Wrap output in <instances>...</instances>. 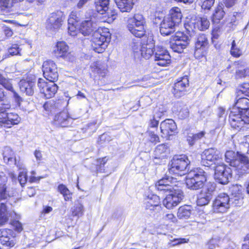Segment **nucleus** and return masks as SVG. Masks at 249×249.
<instances>
[{"label":"nucleus","mask_w":249,"mask_h":249,"mask_svg":"<svg viewBox=\"0 0 249 249\" xmlns=\"http://www.w3.org/2000/svg\"><path fill=\"white\" fill-rule=\"evenodd\" d=\"M212 198V195L209 193V194H204L201 192L198 195L196 203L198 206H204L208 204Z\"/></svg>","instance_id":"nucleus-46"},{"label":"nucleus","mask_w":249,"mask_h":249,"mask_svg":"<svg viewBox=\"0 0 249 249\" xmlns=\"http://www.w3.org/2000/svg\"><path fill=\"white\" fill-rule=\"evenodd\" d=\"M234 105L237 106L236 110L249 115V99L248 98L241 97V94H237L235 92Z\"/></svg>","instance_id":"nucleus-26"},{"label":"nucleus","mask_w":249,"mask_h":249,"mask_svg":"<svg viewBox=\"0 0 249 249\" xmlns=\"http://www.w3.org/2000/svg\"><path fill=\"white\" fill-rule=\"evenodd\" d=\"M90 69L92 72L95 74V76L99 77H105L107 71V65L100 61L94 62L90 66Z\"/></svg>","instance_id":"nucleus-30"},{"label":"nucleus","mask_w":249,"mask_h":249,"mask_svg":"<svg viewBox=\"0 0 249 249\" xmlns=\"http://www.w3.org/2000/svg\"><path fill=\"white\" fill-rule=\"evenodd\" d=\"M225 15L226 13L224 10L223 4L221 3H218L214 8L210 17L212 24L213 25H223L224 22H222V20L225 17Z\"/></svg>","instance_id":"nucleus-25"},{"label":"nucleus","mask_w":249,"mask_h":249,"mask_svg":"<svg viewBox=\"0 0 249 249\" xmlns=\"http://www.w3.org/2000/svg\"><path fill=\"white\" fill-rule=\"evenodd\" d=\"M193 209L191 205H184L180 206L177 212V217L179 219H187L192 214Z\"/></svg>","instance_id":"nucleus-35"},{"label":"nucleus","mask_w":249,"mask_h":249,"mask_svg":"<svg viewBox=\"0 0 249 249\" xmlns=\"http://www.w3.org/2000/svg\"><path fill=\"white\" fill-rule=\"evenodd\" d=\"M190 161L185 155L175 156L169 163V172L171 175L181 177L189 170Z\"/></svg>","instance_id":"nucleus-3"},{"label":"nucleus","mask_w":249,"mask_h":249,"mask_svg":"<svg viewBox=\"0 0 249 249\" xmlns=\"http://www.w3.org/2000/svg\"><path fill=\"white\" fill-rule=\"evenodd\" d=\"M221 26L222 25H213L211 32L212 40L218 39L221 32Z\"/></svg>","instance_id":"nucleus-61"},{"label":"nucleus","mask_w":249,"mask_h":249,"mask_svg":"<svg viewBox=\"0 0 249 249\" xmlns=\"http://www.w3.org/2000/svg\"><path fill=\"white\" fill-rule=\"evenodd\" d=\"M8 178L2 172L0 173V198L6 199L8 196L6 183Z\"/></svg>","instance_id":"nucleus-37"},{"label":"nucleus","mask_w":249,"mask_h":249,"mask_svg":"<svg viewBox=\"0 0 249 249\" xmlns=\"http://www.w3.org/2000/svg\"><path fill=\"white\" fill-rule=\"evenodd\" d=\"M52 53L57 59L62 58L69 61H72L74 56L70 51V48L64 41H58L53 47Z\"/></svg>","instance_id":"nucleus-9"},{"label":"nucleus","mask_w":249,"mask_h":249,"mask_svg":"<svg viewBox=\"0 0 249 249\" xmlns=\"http://www.w3.org/2000/svg\"><path fill=\"white\" fill-rule=\"evenodd\" d=\"M36 81L32 79H22L19 82V87L21 91L28 96H32L34 93Z\"/></svg>","instance_id":"nucleus-28"},{"label":"nucleus","mask_w":249,"mask_h":249,"mask_svg":"<svg viewBox=\"0 0 249 249\" xmlns=\"http://www.w3.org/2000/svg\"><path fill=\"white\" fill-rule=\"evenodd\" d=\"M190 112L188 107L186 106L181 108L178 111V115L181 120L185 119L189 117Z\"/></svg>","instance_id":"nucleus-57"},{"label":"nucleus","mask_w":249,"mask_h":249,"mask_svg":"<svg viewBox=\"0 0 249 249\" xmlns=\"http://www.w3.org/2000/svg\"><path fill=\"white\" fill-rule=\"evenodd\" d=\"M207 178L204 172H193L187 176L185 178V183L188 188L197 190L203 187Z\"/></svg>","instance_id":"nucleus-8"},{"label":"nucleus","mask_w":249,"mask_h":249,"mask_svg":"<svg viewBox=\"0 0 249 249\" xmlns=\"http://www.w3.org/2000/svg\"><path fill=\"white\" fill-rule=\"evenodd\" d=\"M162 220L163 223L166 226L171 225L172 224L176 223L177 222V219L172 213L166 214L162 217Z\"/></svg>","instance_id":"nucleus-52"},{"label":"nucleus","mask_w":249,"mask_h":249,"mask_svg":"<svg viewBox=\"0 0 249 249\" xmlns=\"http://www.w3.org/2000/svg\"><path fill=\"white\" fill-rule=\"evenodd\" d=\"M17 243V234L12 229L2 228L0 229V243L7 249L15 246Z\"/></svg>","instance_id":"nucleus-12"},{"label":"nucleus","mask_w":249,"mask_h":249,"mask_svg":"<svg viewBox=\"0 0 249 249\" xmlns=\"http://www.w3.org/2000/svg\"><path fill=\"white\" fill-rule=\"evenodd\" d=\"M44 77L51 82L54 83L58 79V69L56 64L52 60L44 61L42 65Z\"/></svg>","instance_id":"nucleus-14"},{"label":"nucleus","mask_w":249,"mask_h":249,"mask_svg":"<svg viewBox=\"0 0 249 249\" xmlns=\"http://www.w3.org/2000/svg\"><path fill=\"white\" fill-rule=\"evenodd\" d=\"M95 17L92 13H89L86 19L83 21L79 27V30L83 35H89L93 31V24Z\"/></svg>","instance_id":"nucleus-27"},{"label":"nucleus","mask_w":249,"mask_h":249,"mask_svg":"<svg viewBox=\"0 0 249 249\" xmlns=\"http://www.w3.org/2000/svg\"><path fill=\"white\" fill-rule=\"evenodd\" d=\"M241 186H235L231 189V196L233 203L236 206H240L243 203L244 194Z\"/></svg>","instance_id":"nucleus-33"},{"label":"nucleus","mask_w":249,"mask_h":249,"mask_svg":"<svg viewBox=\"0 0 249 249\" xmlns=\"http://www.w3.org/2000/svg\"><path fill=\"white\" fill-rule=\"evenodd\" d=\"M154 60L157 65L161 67L168 66L171 63V56L168 52L162 47L158 46L155 50Z\"/></svg>","instance_id":"nucleus-22"},{"label":"nucleus","mask_w":249,"mask_h":249,"mask_svg":"<svg viewBox=\"0 0 249 249\" xmlns=\"http://www.w3.org/2000/svg\"><path fill=\"white\" fill-rule=\"evenodd\" d=\"M11 108L10 103H3L0 106V127L11 128L15 125L19 124L21 118L14 112L7 113Z\"/></svg>","instance_id":"nucleus-4"},{"label":"nucleus","mask_w":249,"mask_h":249,"mask_svg":"<svg viewBox=\"0 0 249 249\" xmlns=\"http://www.w3.org/2000/svg\"><path fill=\"white\" fill-rule=\"evenodd\" d=\"M109 0H96L95 2L96 11L101 14H104L108 9Z\"/></svg>","instance_id":"nucleus-43"},{"label":"nucleus","mask_w":249,"mask_h":249,"mask_svg":"<svg viewBox=\"0 0 249 249\" xmlns=\"http://www.w3.org/2000/svg\"><path fill=\"white\" fill-rule=\"evenodd\" d=\"M147 133L149 136L148 142L154 145L159 143L160 142V138L159 136L155 133L153 131L147 130Z\"/></svg>","instance_id":"nucleus-54"},{"label":"nucleus","mask_w":249,"mask_h":249,"mask_svg":"<svg viewBox=\"0 0 249 249\" xmlns=\"http://www.w3.org/2000/svg\"><path fill=\"white\" fill-rule=\"evenodd\" d=\"M4 161L8 164L14 163L19 168H21V164L17 163L16 162V156L14 152L10 149H5L2 154Z\"/></svg>","instance_id":"nucleus-36"},{"label":"nucleus","mask_w":249,"mask_h":249,"mask_svg":"<svg viewBox=\"0 0 249 249\" xmlns=\"http://www.w3.org/2000/svg\"><path fill=\"white\" fill-rule=\"evenodd\" d=\"M65 20V15L61 11L52 13L46 21V27L50 30L58 31L62 27Z\"/></svg>","instance_id":"nucleus-11"},{"label":"nucleus","mask_w":249,"mask_h":249,"mask_svg":"<svg viewBox=\"0 0 249 249\" xmlns=\"http://www.w3.org/2000/svg\"><path fill=\"white\" fill-rule=\"evenodd\" d=\"M12 79L4 77L0 72V85L5 89L12 88Z\"/></svg>","instance_id":"nucleus-55"},{"label":"nucleus","mask_w":249,"mask_h":249,"mask_svg":"<svg viewBox=\"0 0 249 249\" xmlns=\"http://www.w3.org/2000/svg\"><path fill=\"white\" fill-rule=\"evenodd\" d=\"M145 209L149 210L151 214L155 215L162 211L160 198L157 195H148L145 199Z\"/></svg>","instance_id":"nucleus-21"},{"label":"nucleus","mask_w":249,"mask_h":249,"mask_svg":"<svg viewBox=\"0 0 249 249\" xmlns=\"http://www.w3.org/2000/svg\"><path fill=\"white\" fill-rule=\"evenodd\" d=\"M84 211L83 205L79 203L71 209V215L73 217H81L84 214Z\"/></svg>","instance_id":"nucleus-49"},{"label":"nucleus","mask_w":249,"mask_h":249,"mask_svg":"<svg viewBox=\"0 0 249 249\" xmlns=\"http://www.w3.org/2000/svg\"><path fill=\"white\" fill-rule=\"evenodd\" d=\"M196 27L199 31H205L210 27V21L206 17H196Z\"/></svg>","instance_id":"nucleus-41"},{"label":"nucleus","mask_w":249,"mask_h":249,"mask_svg":"<svg viewBox=\"0 0 249 249\" xmlns=\"http://www.w3.org/2000/svg\"><path fill=\"white\" fill-rule=\"evenodd\" d=\"M107 156L99 158L96 159V172L97 173H105L106 172L105 165L109 160Z\"/></svg>","instance_id":"nucleus-40"},{"label":"nucleus","mask_w":249,"mask_h":249,"mask_svg":"<svg viewBox=\"0 0 249 249\" xmlns=\"http://www.w3.org/2000/svg\"><path fill=\"white\" fill-rule=\"evenodd\" d=\"M171 40L174 42L170 43V48L174 52L178 53H181L189 44L188 37L182 32H176L171 36Z\"/></svg>","instance_id":"nucleus-10"},{"label":"nucleus","mask_w":249,"mask_h":249,"mask_svg":"<svg viewBox=\"0 0 249 249\" xmlns=\"http://www.w3.org/2000/svg\"><path fill=\"white\" fill-rule=\"evenodd\" d=\"M173 193L167 195L162 200L163 206L170 210L178 206L184 197L183 192L178 189L172 192Z\"/></svg>","instance_id":"nucleus-18"},{"label":"nucleus","mask_w":249,"mask_h":249,"mask_svg":"<svg viewBox=\"0 0 249 249\" xmlns=\"http://www.w3.org/2000/svg\"><path fill=\"white\" fill-rule=\"evenodd\" d=\"M230 53L231 56L235 58H238L243 55L242 49L237 45L235 40H233L231 42Z\"/></svg>","instance_id":"nucleus-42"},{"label":"nucleus","mask_w":249,"mask_h":249,"mask_svg":"<svg viewBox=\"0 0 249 249\" xmlns=\"http://www.w3.org/2000/svg\"><path fill=\"white\" fill-rule=\"evenodd\" d=\"M181 183L172 177H166L159 180L155 184L157 190L163 192H171L175 190Z\"/></svg>","instance_id":"nucleus-13"},{"label":"nucleus","mask_w":249,"mask_h":249,"mask_svg":"<svg viewBox=\"0 0 249 249\" xmlns=\"http://www.w3.org/2000/svg\"><path fill=\"white\" fill-rule=\"evenodd\" d=\"M176 24L167 18H164L161 22L160 27V31L162 36H169L175 31Z\"/></svg>","instance_id":"nucleus-29"},{"label":"nucleus","mask_w":249,"mask_h":249,"mask_svg":"<svg viewBox=\"0 0 249 249\" xmlns=\"http://www.w3.org/2000/svg\"><path fill=\"white\" fill-rule=\"evenodd\" d=\"M228 121L232 128L240 130L249 124V115L233 109L229 113Z\"/></svg>","instance_id":"nucleus-6"},{"label":"nucleus","mask_w":249,"mask_h":249,"mask_svg":"<svg viewBox=\"0 0 249 249\" xmlns=\"http://www.w3.org/2000/svg\"><path fill=\"white\" fill-rule=\"evenodd\" d=\"M111 39L109 29L100 27L93 34L91 39V46L93 51L97 53H103L107 48Z\"/></svg>","instance_id":"nucleus-2"},{"label":"nucleus","mask_w":249,"mask_h":249,"mask_svg":"<svg viewBox=\"0 0 249 249\" xmlns=\"http://www.w3.org/2000/svg\"><path fill=\"white\" fill-rule=\"evenodd\" d=\"M184 26L188 33L195 32L196 30H197L196 18L186 19L184 23Z\"/></svg>","instance_id":"nucleus-45"},{"label":"nucleus","mask_w":249,"mask_h":249,"mask_svg":"<svg viewBox=\"0 0 249 249\" xmlns=\"http://www.w3.org/2000/svg\"><path fill=\"white\" fill-rule=\"evenodd\" d=\"M18 180L22 187H24L27 182V175L26 172H21L18 177Z\"/></svg>","instance_id":"nucleus-64"},{"label":"nucleus","mask_w":249,"mask_h":249,"mask_svg":"<svg viewBox=\"0 0 249 249\" xmlns=\"http://www.w3.org/2000/svg\"><path fill=\"white\" fill-rule=\"evenodd\" d=\"M170 153V149L167 144L158 145L153 151V159L161 160L166 158Z\"/></svg>","instance_id":"nucleus-31"},{"label":"nucleus","mask_w":249,"mask_h":249,"mask_svg":"<svg viewBox=\"0 0 249 249\" xmlns=\"http://www.w3.org/2000/svg\"><path fill=\"white\" fill-rule=\"evenodd\" d=\"M230 198L225 193L217 195L213 202L212 208L215 213H223L227 212L230 207Z\"/></svg>","instance_id":"nucleus-15"},{"label":"nucleus","mask_w":249,"mask_h":249,"mask_svg":"<svg viewBox=\"0 0 249 249\" xmlns=\"http://www.w3.org/2000/svg\"><path fill=\"white\" fill-rule=\"evenodd\" d=\"M189 86L188 76L185 75L178 78L174 84L172 93L177 98H179L187 94Z\"/></svg>","instance_id":"nucleus-19"},{"label":"nucleus","mask_w":249,"mask_h":249,"mask_svg":"<svg viewBox=\"0 0 249 249\" xmlns=\"http://www.w3.org/2000/svg\"><path fill=\"white\" fill-rule=\"evenodd\" d=\"M37 86L40 92L43 94L46 98L48 99L53 97L58 89V87L56 84H49L47 82L41 78L38 79Z\"/></svg>","instance_id":"nucleus-23"},{"label":"nucleus","mask_w":249,"mask_h":249,"mask_svg":"<svg viewBox=\"0 0 249 249\" xmlns=\"http://www.w3.org/2000/svg\"><path fill=\"white\" fill-rule=\"evenodd\" d=\"M145 25V19L140 13L134 14L128 18L126 22L127 30L134 36L138 38L144 37L140 42H133L132 49L133 52H140L142 57L148 59L154 55V42L152 36L146 35Z\"/></svg>","instance_id":"nucleus-1"},{"label":"nucleus","mask_w":249,"mask_h":249,"mask_svg":"<svg viewBox=\"0 0 249 249\" xmlns=\"http://www.w3.org/2000/svg\"><path fill=\"white\" fill-rule=\"evenodd\" d=\"M189 242V238H177L170 240L169 244L171 246L174 247L181 244L188 243Z\"/></svg>","instance_id":"nucleus-59"},{"label":"nucleus","mask_w":249,"mask_h":249,"mask_svg":"<svg viewBox=\"0 0 249 249\" xmlns=\"http://www.w3.org/2000/svg\"><path fill=\"white\" fill-rule=\"evenodd\" d=\"M13 35V30L9 27L3 25L0 31V40H5L10 38Z\"/></svg>","instance_id":"nucleus-44"},{"label":"nucleus","mask_w":249,"mask_h":249,"mask_svg":"<svg viewBox=\"0 0 249 249\" xmlns=\"http://www.w3.org/2000/svg\"><path fill=\"white\" fill-rule=\"evenodd\" d=\"M205 135L204 131H200L197 133L194 134L192 136L187 137V141L190 145H193L196 141L201 139Z\"/></svg>","instance_id":"nucleus-51"},{"label":"nucleus","mask_w":249,"mask_h":249,"mask_svg":"<svg viewBox=\"0 0 249 249\" xmlns=\"http://www.w3.org/2000/svg\"><path fill=\"white\" fill-rule=\"evenodd\" d=\"M236 92L237 94H244L249 97V81L241 83L239 85V89H236Z\"/></svg>","instance_id":"nucleus-50"},{"label":"nucleus","mask_w":249,"mask_h":249,"mask_svg":"<svg viewBox=\"0 0 249 249\" xmlns=\"http://www.w3.org/2000/svg\"><path fill=\"white\" fill-rule=\"evenodd\" d=\"M225 161L231 166L236 168L237 170H242L245 166L246 169H244L243 173H249V160L248 157L238 152H235L232 150H228L225 154Z\"/></svg>","instance_id":"nucleus-5"},{"label":"nucleus","mask_w":249,"mask_h":249,"mask_svg":"<svg viewBox=\"0 0 249 249\" xmlns=\"http://www.w3.org/2000/svg\"><path fill=\"white\" fill-rule=\"evenodd\" d=\"M215 3V0H199L198 5L202 10L206 12L210 11Z\"/></svg>","instance_id":"nucleus-48"},{"label":"nucleus","mask_w":249,"mask_h":249,"mask_svg":"<svg viewBox=\"0 0 249 249\" xmlns=\"http://www.w3.org/2000/svg\"><path fill=\"white\" fill-rule=\"evenodd\" d=\"M7 90L11 91L13 94V97L15 99V102L17 103V105L18 106H20L21 103L22 102V98L20 97V96L17 93L14 89L13 84H12V88L10 89H6Z\"/></svg>","instance_id":"nucleus-63"},{"label":"nucleus","mask_w":249,"mask_h":249,"mask_svg":"<svg viewBox=\"0 0 249 249\" xmlns=\"http://www.w3.org/2000/svg\"><path fill=\"white\" fill-rule=\"evenodd\" d=\"M20 52L21 49L19 45L17 44H12L8 49V54L12 56L20 55Z\"/></svg>","instance_id":"nucleus-58"},{"label":"nucleus","mask_w":249,"mask_h":249,"mask_svg":"<svg viewBox=\"0 0 249 249\" xmlns=\"http://www.w3.org/2000/svg\"><path fill=\"white\" fill-rule=\"evenodd\" d=\"M10 224L13 227L15 232H21L23 230L22 224L18 220H13Z\"/></svg>","instance_id":"nucleus-62"},{"label":"nucleus","mask_w":249,"mask_h":249,"mask_svg":"<svg viewBox=\"0 0 249 249\" xmlns=\"http://www.w3.org/2000/svg\"><path fill=\"white\" fill-rule=\"evenodd\" d=\"M106 17H107V22H111L113 21L117 17V13L114 9H107Z\"/></svg>","instance_id":"nucleus-60"},{"label":"nucleus","mask_w":249,"mask_h":249,"mask_svg":"<svg viewBox=\"0 0 249 249\" xmlns=\"http://www.w3.org/2000/svg\"><path fill=\"white\" fill-rule=\"evenodd\" d=\"M13 6V0H0V11H9Z\"/></svg>","instance_id":"nucleus-53"},{"label":"nucleus","mask_w":249,"mask_h":249,"mask_svg":"<svg viewBox=\"0 0 249 249\" xmlns=\"http://www.w3.org/2000/svg\"><path fill=\"white\" fill-rule=\"evenodd\" d=\"M12 79L4 77L0 72V85L5 89L12 88Z\"/></svg>","instance_id":"nucleus-56"},{"label":"nucleus","mask_w":249,"mask_h":249,"mask_svg":"<svg viewBox=\"0 0 249 249\" xmlns=\"http://www.w3.org/2000/svg\"><path fill=\"white\" fill-rule=\"evenodd\" d=\"M182 18V15L180 9L178 7H174L172 8L170 11L168 19L171 20L176 25L179 24Z\"/></svg>","instance_id":"nucleus-34"},{"label":"nucleus","mask_w":249,"mask_h":249,"mask_svg":"<svg viewBox=\"0 0 249 249\" xmlns=\"http://www.w3.org/2000/svg\"><path fill=\"white\" fill-rule=\"evenodd\" d=\"M231 176L232 171L230 167L224 164H219L215 166L214 177L219 183L227 184Z\"/></svg>","instance_id":"nucleus-16"},{"label":"nucleus","mask_w":249,"mask_h":249,"mask_svg":"<svg viewBox=\"0 0 249 249\" xmlns=\"http://www.w3.org/2000/svg\"><path fill=\"white\" fill-rule=\"evenodd\" d=\"M176 129V124L172 119H166L160 124V131L163 138L169 139L175 134Z\"/></svg>","instance_id":"nucleus-24"},{"label":"nucleus","mask_w":249,"mask_h":249,"mask_svg":"<svg viewBox=\"0 0 249 249\" xmlns=\"http://www.w3.org/2000/svg\"><path fill=\"white\" fill-rule=\"evenodd\" d=\"M232 66L233 69L231 70L230 72L233 73L235 80H241L249 76V67L246 62L241 60H236L233 62Z\"/></svg>","instance_id":"nucleus-17"},{"label":"nucleus","mask_w":249,"mask_h":249,"mask_svg":"<svg viewBox=\"0 0 249 249\" xmlns=\"http://www.w3.org/2000/svg\"><path fill=\"white\" fill-rule=\"evenodd\" d=\"M10 213L8 212L6 205L4 203L0 205V226L2 227L8 224Z\"/></svg>","instance_id":"nucleus-39"},{"label":"nucleus","mask_w":249,"mask_h":249,"mask_svg":"<svg viewBox=\"0 0 249 249\" xmlns=\"http://www.w3.org/2000/svg\"><path fill=\"white\" fill-rule=\"evenodd\" d=\"M222 159L220 152L213 148L206 149L202 155V161L204 166L210 167Z\"/></svg>","instance_id":"nucleus-20"},{"label":"nucleus","mask_w":249,"mask_h":249,"mask_svg":"<svg viewBox=\"0 0 249 249\" xmlns=\"http://www.w3.org/2000/svg\"><path fill=\"white\" fill-rule=\"evenodd\" d=\"M43 107L44 110L46 112V114L48 115L55 112L57 108L56 102L54 100L46 101L44 104Z\"/></svg>","instance_id":"nucleus-47"},{"label":"nucleus","mask_w":249,"mask_h":249,"mask_svg":"<svg viewBox=\"0 0 249 249\" xmlns=\"http://www.w3.org/2000/svg\"><path fill=\"white\" fill-rule=\"evenodd\" d=\"M71 117L66 111H62L56 114L53 118L54 123L61 127H67L69 125Z\"/></svg>","instance_id":"nucleus-32"},{"label":"nucleus","mask_w":249,"mask_h":249,"mask_svg":"<svg viewBox=\"0 0 249 249\" xmlns=\"http://www.w3.org/2000/svg\"><path fill=\"white\" fill-rule=\"evenodd\" d=\"M209 47L210 44L207 36L204 34H199L195 43L194 55L196 58H204L206 61Z\"/></svg>","instance_id":"nucleus-7"},{"label":"nucleus","mask_w":249,"mask_h":249,"mask_svg":"<svg viewBox=\"0 0 249 249\" xmlns=\"http://www.w3.org/2000/svg\"><path fill=\"white\" fill-rule=\"evenodd\" d=\"M116 2L122 12H129L134 4V0H116Z\"/></svg>","instance_id":"nucleus-38"}]
</instances>
